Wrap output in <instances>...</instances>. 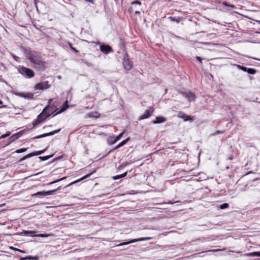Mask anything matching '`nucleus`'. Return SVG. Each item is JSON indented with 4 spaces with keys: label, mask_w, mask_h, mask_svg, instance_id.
Wrapping results in <instances>:
<instances>
[{
    "label": "nucleus",
    "mask_w": 260,
    "mask_h": 260,
    "mask_svg": "<svg viewBox=\"0 0 260 260\" xmlns=\"http://www.w3.org/2000/svg\"><path fill=\"white\" fill-rule=\"evenodd\" d=\"M48 236H49L48 235L43 234H40L35 235V236H36V237H43V238L47 237Z\"/></svg>",
    "instance_id": "30"
},
{
    "label": "nucleus",
    "mask_w": 260,
    "mask_h": 260,
    "mask_svg": "<svg viewBox=\"0 0 260 260\" xmlns=\"http://www.w3.org/2000/svg\"><path fill=\"white\" fill-rule=\"evenodd\" d=\"M124 143H123V142L122 141L121 142H120L119 144H118L116 147L115 148H114V149H117L122 146H123L124 145Z\"/></svg>",
    "instance_id": "31"
},
{
    "label": "nucleus",
    "mask_w": 260,
    "mask_h": 260,
    "mask_svg": "<svg viewBox=\"0 0 260 260\" xmlns=\"http://www.w3.org/2000/svg\"><path fill=\"white\" fill-rule=\"evenodd\" d=\"M52 156H53L52 155H47V156H39V158L43 161H44V160H46L48 159L49 158H51Z\"/></svg>",
    "instance_id": "23"
},
{
    "label": "nucleus",
    "mask_w": 260,
    "mask_h": 260,
    "mask_svg": "<svg viewBox=\"0 0 260 260\" xmlns=\"http://www.w3.org/2000/svg\"><path fill=\"white\" fill-rule=\"evenodd\" d=\"M129 140H130V138L129 137L127 138L125 140L122 141L123 143H124V144L125 145Z\"/></svg>",
    "instance_id": "36"
},
{
    "label": "nucleus",
    "mask_w": 260,
    "mask_h": 260,
    "mask_svg": "<svg viewBox=\"0 0 260 260\" xmlns=\"http://www.w3.org/2000/svg\"><path fill=\"white\" fill-rule=\"evenodd\" d=\"M69 45L70 46V48H72L73 47L72 43L69 42Z\"/></svg>",
    "instance_id": "46"
},
{
    "label": "nucleus",
    "mask_w": 260,
    "mask_h": 260,
    "mask_svg": "<svg viewBox=\"0 0 260 260\" xmlns=\"http://www.w3.org/2000/svg\"><path fill=\"white\" fill-rule=\"evenodd\" d=\"M52 101H53V99H50V100H49V104H50V103H51V102H52Z\"/></svg>",
    "instance_id": "48"
},
{
    "label": "nucleus",
    "mask_w": 260,
    "mask_h": 260,
    "mask_svg": "<svg viewBox=\"0 0 260 260\" xmlns=\"http://www.w3.org/2000/svg\"><path fill=\"white\" fill-rule=\"evenodd\" d=\"M66 177H62V178H60V179H58V180H57L53 181H52V182H50V183H48L47 185H51V184H54V183H56V182H58V181H61V180H63V179H66Z\"/></svg>",
    "instance_id": "25"
},
{
    "label": "nucleus",
    "mask_w": 260,
    "mask_h": 260,
    "mask_svg": "<svg viewBox=\"0 0 260 260\" xmlns=\"http://www.w3.org/2000/svg\"><path fill=\"white\" fill-rule=\"evenodd\" d=\"M136 14H139V13H140V12H139V11H136Z\"/></svg>",
    "instance_id": "52"
},
{
    "label": "nucleus",
    "mask_w": 260,
    "mask_h": 260,
    "mask_svg": "<svg viewBox=\"0 0 260 260\" xmlns=\"http://www.w3.org/2000/svg\"><path fill=\"white\" fill-rule=\"evenodd\" d=\"M3 103V102L1 100H0V105H2Z\"/></svg>",
    "instance_id": "50"
},
{
    "label": "nucleus",
    "mask_w": 260,
    "mask_h": 260,
    "mask_svg": "<svg viewBox=\"0 0 260 260\" xmlns=\"http://www.w3.org/2000/svg\"><path fill=\"white\" fill-rule=\"evenodd\" d=\"M69 1H71V0H68Z\"/></svg>",
    "instance_id": "56"
},
{
    "label": "nucleus",
    "mask_w": 260,
    "mask_h": 260,
    "mask_svg": "<svg viewBox=\"0 0 260 260\" xmlns=\"http://www.w3.org/2000/svg\"><path fill=\"white\" fill-rule=\"evenodd\" d=\"M69 108L68 105V101H66L63 104L62 107H61L60 110L56 113L57 114H60L64 111H65L68 108ZM55 114L54 115H55Z\"/></svg>",
    "instance_id": "14"
},
{
    "label": "nucleus",
    "mask_w": 260,
    "mask_h": 260,
    "mask_svg": "<svg viewBox=\"0 0 260 260\" xmlns=\"http://www.w3.org/2000/svg\"><path fill=\"white\" fill-rule=\"evenodd\" d=\"M60 189V187L59 186L58 188H57L56 189L51 190H49V191H46V196L53 194L55 192L59 190Z\"/></svg>",
    "instance_id": "18"
},
{
    "label": "nucleus",
    "mask_w": 260,
    "mask_h": 260,
    "mask_svg": "<svg viewBox=\"0 0 260 260\" xmlns=\"http://www.w3.org/2000/svg\"><path fill=\"white\" fill-rule=\"evenodd\" d=\"M50 85L49 84L48 81H41L40 83H38L36 84L34 86L35 90H44L49 88Z\"/></svg>",
    "instance_id": "4"
},
{
    "label": "nucleus",
    "mask_w": 260,
    "mask_h": 260,
    "mask_svg": "<svg viewBox=\"0 0 260 260\" xmlns=\"http://www.w3.org/2000/svg\"><path fill=\"white\" fill-rule=\"evenodd\" d=\"M249 256H260V252H252L246 254Z\"/></svg>",
    "instance_id": "19"
},
{
    "label": "nucleus",
    "mask_w": 260,
    "mask_h": 260,
    "mask_svg": "<svg viewBox=\"0 0 260 260\" xmlns=\"http://www.w3.org/2000/svg\"><path fill=\"white\" fill-rule=\"evenodd\" d=\"M32 67L39 71H43L45 70V62L42 59L39 62L34 63Z\"/></svg>",
    "instance_id": "7"
},
{
    "label": "nucleus",
    "mask_w": 260,
    "mask_h": 260,
    "mask_svg": "<svg viewBox=\"0 0 260 260\" xmlns=\"http://www.w3.org/2000/svg\"><path fill=\"white\" fill-rule=\"evenodd\" d=\"M222 250H223V249H215V250H214L213 251L217 252V251H222Z\"/></svg>",
    "instance_id": "45"
},
{
    "label": "nucleus",
    "mask_w": 260,
    "mask_h": 260,
    "mask_svg": "<svg viewBox=\"0 0 260 260\" xmlns=\"http://www.w3.org/2000/svg\"><path fill=\"white\" fill-rule=\"evenodd\" d=\"M71 49H72V50H74L75 52H79V51H78V50H77L75 48H74V47H72V48H71Z\"/></svg>",
    "instance_id": "41"
},
{
    "label": "nucleus",
    "mask_w": 260,
    "mask_h": 260,
    "mask_svg": "<svg viewBox=\"0 0 260 260\" xmlns=\"http://www.w3.org/2000/svg\"><path fill=\"white\" fill-rule=\"evenodd\" d=\"M120 178H121V176H120V175H116V176H114L112 177V179L113 180H117V179H120Z\"/></svg>",
    "instance_id": "32"
},
{
    "label": "nucleus",
    "mask_w": 260,
    "mask_h": 260,
    "mask_svg": "<svg viewBox=\"0 0 260 260\" xmlns=\"http://www.w3.org/2000/svg\"><path fill=\"white\" fill-rule=\"evenodd\" d=\"M35 232H36L33 231H23L22 233L30 236H35V235H33L32 234Z\"/></svg>",
    "instance_id": "20"
},
{
    "label": "nucleus",
    "mask_w": 260,
    "mask_h": 260,
    "mask_svg": "<svg viewBox=\"0 0 260 260\" xmlns=\"http://www.w3.org/2000/svg\"><path fill=\"white\" fill-rule=\"evenodd\" d=\"M17 69L19 73L22 75L26 76L28 78H32L35 76L34 71L29 68L19 66Z\"/></svg>",
    "instance_id": "2"
},
{
    "label": "nucleus",
    "mask_w": 260,
    "mask_h": 260,
    "mask_svg": "<svg viewBox=\"0 0 260 260\" xmlns=\"http://www.w3.org/2000/svg\"><path fill=\"white\" fill-rule=\"evenodd\" d=\"M60 129L59 128L58 129L52 131V132L48 133H45V134H43L41 135H38V136H35V137H34L33 138V139H40V138H43V137H47V136H51V135H54V134H55L56 133H58L59 132H60Z\"/></svg>",
    "instance_id": "11"
},
{
    "label": "nucleus",
    "mask_w": 260,
    "mask_h": 260,
    "mask_svg": "<svg viewBox=\"0 0 260 260\" xmlns=\"http://www.w3.org/2000/svg\"><path fill=\"white\" fill-rule=\"evenodd\" d=\"M85 1L86 2H90L93 4H94L93 0H85Z\"/></svg>",
    "instance_id": "42"
},
{
    "label": "nucleus",
    "mask_w": 260,
    "mask_h": 260,
    "mask_svg": "<svg viewBox=\"0 0 260 260\" xmlns=\"http://www.w3.org/2000/svg\"><path fill=\"white\" fill-rule=\"evenodd\" d=\"M179 117L184 119V121L193 120V118L190 115H188L183 112H180L179 113Z\"/></svg>",
    "instance_id": "13"
},
{
    "label": "nucleus",
    "mask_w": 260,
    "mask_h": 260,
    "mask_svg": "<svg viewBox=\"0 0 260 260\" xmlns=\"http://www.w3.org/2000/svg\"><path fill=\"white\" fill-rule=\"evenodd\" d=\"M45 150V149L41 150V151H37V152H35L30 153L24 156L21 159H20V161L24 160L28 158H29L30 157L34 156L39 155L42 154L44 152Z\"/></svg>",
    "instance_id": "10"
},
{
    "label": "nucleus",
    "mask_w": 260,
    "mask_h": 260,
    "mask_svg": "<svg viewBox=\"0 0 260 260\" xmlns=\"http://www.w3.org/2000/svg\"><path fill=\"white\" fill-rule=\"evenodd\" d=\"M27 257V259H29V260H38L39 259L38 256H28Z\"/></svg>",
    "instance_id": "26"
},
{
    "label": "nucleus",
    "mask_w": 260,
    "mask_h": 260,
    "mask_svg": "<svg viewBox=\"0 0 260 260\" xmlns=\"http://www.w3.org/2000/svg\"><path fill=\"white\" fill-rule=\"evenodd\" d=\"M132 4L133 5H135V4H138L139 5H141V3L139 1H134Z\"/></svg>",
    "instance_id": "37"
},
{
    "label": "nucleus",
    "mask_w": 260,
    "mask_h": 260,
    "mask_svg": "<svg viewBox=\"0 0 260 260\" xmlns=\"http://www.w3.org/2000/svg\"><path fill=\"white\" fill-rule=\"evenodd\" d=\"M17 250H18L19 251H20L21 252H24L23 251L19 250V249H17Z\"/></svg>",
    "instance_id": "51"
},
{
    "label": "nucleus",
    "mask_w": 260,
    "mask_h": 260,
    "mask_svg": "<svg viewBox=\"0 0 260 260\" xmlns=\"http://www.w3.org/2000/svg\"><path fill=\"white\" fill-rule=\"evenodd\" d=\"M196 58L198 60H199L201 63H202V58L201 57H200V56H196Z\"/></svg>",
    "instance_id": "38"
},
{
    "label": "nucleus",
    "mask_w": 260,
    "mask_h": 260,
    "mask_svg": "<svg viewBox=\"0 0 260 260\" xmlns=\"http://www.w3.org/2000/svg\"><path fill=\"white\" fill-rule=\"evenodd\" d=\"M246 72L249 74L253 75L256 73V71L253 69L247 68Z\"/></svg>",
    "instance_id": "22"
},
{
    "label": "nucleus",
    "mask_w": 260,
    "mask_h": 260,
    "mask_svg": "<svg viewBox=\"0 0 260 260\" xmlns=\"http://www.w3.org/2000/svg\"><path fill=\"white\" fill-rule=\"evenodd\" d=\"M123 65L124 69L126 70H130L132 67V65L129 61L128 55L127 52L125 53L123 57Z\"/></svg>",
    "instance_id": "6"
},
{
    "label": "nucleus",
    "mask_w": 260,
    "mask_h": 260,
    "mask_svg": "<svg viewBox=\"0 0 260 260\" xmlns=\"http://www.w3.org/2000/svg\"><path fill=\"white\" fill-rule=\"evenodd\" d=\"M170 19H171L172 21H175V18H173V17H170Z\"/></svg>",
    "instance_id": "47"
},
{
    "label": "nucleus",
    "mask_w": 260,
    "mask_h": 260,
    "mask_svg": "<svg viewBox=\"0 0 260 260\" xmlns=\"http://www.w3.org/2000/svg\"><path fill=\"white\" fill-rule=\"evenodd\" d=\"M27 148H21V149H17L16 151V152L17 153H22V152L26 151L27 150Z\"/></svg>",
    "instance_id": "28"
},
{
    "label": "nucleus",
    "mask_w": 260,
    "mask_h": 260,
    "mask_svg": "<svg viewBox=\"0 0 260 260\" xmlns=\"http://www.w3.org/2000/svg\"><path fill=\"white\" fill-rule=\"evenodd\" d=\"M224 132V131H216L214 133V135H217L219 134H223Z\"/></svg>",
    "instance_id": "33"
},
{
    "label": "nucleus",
    "mask_w": 260,
    "mask_h": 260,
    "mask_svg": "<svg viewBox=\"0 0 260 260\" xmlns=\"http://www.w3.org/2000/svg\"><path fill=\"white\" fill-rule=\"evenodd\" d=\"M57 78H58L59 79H60L61 77V76H58L57 77Z\"/></svg>",
    "instance_id": "49"
},
{
    "label": "nucleus",
    "mask_w": 260,
    "mask_h": 260,
    "mask_svg": "<svg viewBox=\"0 0 260 260\" xmlns=\"http://www.w3.org/2000/svg\"><path fill=\"white\" fill-rule=\"evenodd\" d=\"M152 239V238H151V237H145V238H141L134 239V240H132L131 241H129L128 242H123V243H120V244L117 245V246H122L128 245V244H131V243H135L136 242L148 241V240H151Z\"/></svg>",
    "instance_id": "5"
},
{
    "label": "nucleus",
    "mask_w": 260,
    "mask_h": 260,
    "mask_svg": "<svg viewBox=\"0 0 260 260\" xmlns=\"http://www.w3.org/2000/svg\"><path fill=\"white\" fill-rule=\"evenodd\" d=\"M228 207H229V204L227 203L222 204L220 206V208L221 209H226V208H228Z\"/></svg>",
    "instance_id": "27"
},
{
    "label": "nucleus",
    "mask_w": 260,
    "mask_h": 260,
    "mask_svg": "<svg viewBox=\"0 0 260 260\" xmlns=\"http://www.w3.org/2000/svg\"><path fill=\"white\" fill-rule=\"evenodd\" d=\"M128 164H129V163H128V162H126L123 163V164H122V165H121L119 166V167H120V168L124 167L126 166V165H128Z\"/></svg>",
    "instance_id": "35"
},
{
    "label": "nucleus",
    "mask_w": 260,
    "mask_h": 260,
    "mask_svg": "<svg viewBox=\"0 0 260 260\" xmlns=\"http://www.w3.org/2000/svg\"><path fill=\"white\" fill-rule=\"evenodd\" d=\"M10 135V132H8L5 134L2 135L0 136V139L5 138L9 136Z\"/></svg>",
    "instance_id": "29"
},
{
    "label": "nucleus",
    "mask_w": 260,
    "mask_h": 260,
    "mask_svg": "<svg viewBox=\"0 0 260 260\" xmlns=\"http://www.w3.org/2000/svg\"><path fill=\"white\" fill-rule=\"evenodd\" d=\"M237 67L238 69H240L244 72H247V68L246 67L241 66L240 65H237Z\"/></svg>",
    "instance_id": "24"
},
{
    "label": "nucleus",
    "mask_w": 260,
    "mask_h": 260,
    "mask_svg": "<svg viewBox=\"0 0 260 260\" xmlns=\"http://www.w3.org/2000/svg\"><path fill=\"white\" fill-rule=\"evenodd\" d=\"M167 119L166 118L162 117V116H157L156 117V120L154 121L153 122L154 124L156 123H160L162 122H164L166 121Z\"/></svg>",
    "instance_id": "15"
},
{
    "label": "nucleus",
    "mask_w": 260,
    "mask_h": 260,
    "mask_svg": "<svg viewBox=\"0 0 260 260\" xmlns=\"http://www.w3.org/2000/svg\"><path fill=\"white\" fill-rule=\"evenodd\" d=\"M14 58L15 59V60L18 61L19 57L16 56H14Z\"/></svg>",
    "instance_id": "43"
},
{
    "label": "nucleus",
    "mask_w": 260,
    "mask_h": 260,
    "mask_svg": "<svg viewBox=\"0 0 260 260\" xmlns=\"http://www.w3.org/2000/svg\"><path fill=\"white\" fill-rule=\"evenodd\" d=\"M53 113H55V111H53V112L52 113V114H53ZM50 114L51 115V114H52V113H51V114Z\"/></svg>",
    "instance_id": "54"
},
{
    "label": "nucleus",
    "mask_w": 260,
    "mask_h": 260,
    "mask_svg": "<svg viewBox=\"0 0 260 260\" xmlns=\"http://www.w3.org/2000/svg\"><path fill=\"white\" fill-rule=\"evenodd\" d=\"M224 5H225L226 6H229V5H228L227 3H224ZM229 6H230L232 8H234L235 7V6L233 5H229Z\"/></svg>",
    "instance_id": "40"
},
{
    "label": "nucleus",
    "mask_w": 260,
    "mask_h": 260,
    "mask_svg": "<svg viewBox=\"0 0 260 260\" xmlns=\"http://www.w3.org/2000/svg\"><path fill=\"white\" fill-rule=\"evenodd\" d=\"M35 3L36 4V0H35Z\"/></svg>",
    "instance_id": "55"
},
{
    "label": "nucleus",
    "mask_w": 260,
    "mask_h": 260,
    "mask_svg": "<svg viewBox=\"0 0 260 260\" xmlns=\"http://www.w3.org/2000/svg\"><path fill=\"white\" fill-rule=\"evenodd\" d=\"M46 191H38L36 192V193L34 194V196H46Z\"/></svg>",
    "instance_id": "21"
},
{
    "label": "nucleus",
    "mask_w": 260,
    "mask_h": 260,
    "mask_svg": "<svg viewBox=\"0 0 260 260\" xmlns=\"http://www.w3.org/2000/svg\"><path fill=\"white\" fill-rule=\"evenodd\" d=\"M27 259V257H21L20 260H26Z\"/></svg>",
    "instance_id": "44"
},
{
    "label": "nucleus",
    "mask_w": 260,
    "mask_h": 260,
    "mask_svg": "<svg viewBox=\"0 0 260 260\" xmlns=\"http://www.w3.org/2000/svg\"><path fill=\"white\" fill-rule=\"evenodd\" d=\"M125 131L121 133L119 135L116 137L115 136H111L108 138V141L112 144L115 143L117 141L119 140L122 137L123 135L124 134Z\"/></svg>",
    "instance_id": "9"
},
{
    "label": "nucleus",
    "mask_w": 260,
    "mask_h": 260,
    "mask_svg": "<svg viewBox=\"0 0 260 260\" xmlns=\"http://www.w3.org/2000/svg\"><path fill=\"white\" fill-rule=\"evenodd\" d=\"M126 175H127V172H126L123 173L122 174L120 175L121 178H123V177H125L126 176Z\"/></svg>",
    "instance_id": "39"
},
{
    "label": "nucleus",
    "mask_w": 260,
    "mask_h": 260,
    "mask_svg": "<svg viewBox=\"0 0 260 260\" xmlns=\"http://www.w3.org/2000/svg\"><path fill=\"white\" fill-rule=\"evenodd\" d=\"M91 174H92V173H89V174H87L86 175H85V176H84V177H83L81 179V180H83V179H85V178H87V177H89V176L91 175Z\"/></svg>",
    "instance_id": "34"
},
{
    "label": "nucleus",
    "mask_w": 260,
    "mask_h": 260,
    "mask_svg": "<svg viewBox=\"0 0 260 260\" xmlns=\"http://www.w3.org/2000/svg\"><path fill=\"white\" fill-rule=\"evenodd\" d=\"M185 96L188 99V100L191 101L195 99V94L191 92H186Z\"/></svg>",
    "instance_id": "16"
},
{
    "label": "nucleus",
    "mask_w": 260,
    "mask_h": 260,
    "mask_svg": "<svg viewBox=\"0 0 260 260\" xmlns=\"http://www.w3.org/2000/svg\"><path fill=\"white\" fill-rule=\"evenodd\" d=\"M86 109H90V108L89 107H86Z\"/></svg>",
    "instance_id": "53"
},
{
    "label": "nucleus",
    "mask_w": 260,
    "mask_h": 260,
    "mask_svg": "<svg viewBox=\"0 0 260 260\" xmlns=\"http://www.w3.org/2000/svg\"><path fill=\"white\" fill-rule=\"evenodd\" d=\"M25 55L27 58L33 64L42 59L41 54L36 51L30 50H26Z\"/></svg>",
    "instance_id": "1"
},
{
    "label": "nucleus",
    "mask_w": 260,
    "mask_h": 260,
    "mask_svg": "<svg viewBox=\"0 0 260 260\" xmlns=\"http://www.w3.org/2000/svg\"><path fill=\"white\" fill-rule=\"evenodd\" d=\"M88 117H93L97 118L100 116V114L98 112H92L87 114Z\"/></svg>",
    "instance_id": "17"
},
{
    "label": "nucleus",
    "mask_w": 260,
    "mask_h": 260,
    "mask_svg": "<svg viewBox=\"0 0 260 260\" xmlns=\"http://www.w3.org/2000/svg\"><path fill=\"white\" fill-rule=\"evenodd\" d=\"M49 108V105L47 106L42 111V112L38 116V122L42 121L43 120L46 119L51 114L47 112V110ZM38 121L34 123V125L37 124Z\"/></svg>",
    "instance_id": "3"
},
{
    "label": "nucleus",
    "mask_w": 260,
    "mask_h": 260,
    "mask_svg": "<svg viewBox=\"0 0 260 260\" xmlns=\"http://www.w3.org/2000/svg\"><path fill=\"white\" fill-rule=\"evenodd\" d=\"M100 50L105 54H108L113 52V49L111 46L108 45H101Z\"/></svg>",
    "instance_id": "8"
},
{
    "label": "nucleus",
    "mask_w": 260,
    "mask_h": 260,
    "mask_svg": "<svg viewBox=\"0 0 260 260\" xmlns=\"http://www.w3.org/2000/svg\"><path fill=\"white\" fill-rule=\"evenodd\" d=\"M152 112L153 111L150 110H146L145 113L140 117L139 119L142 120L148 118L152 115Z\"/></svg>",
    "instance_id": "12"
}]
</instances>
